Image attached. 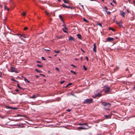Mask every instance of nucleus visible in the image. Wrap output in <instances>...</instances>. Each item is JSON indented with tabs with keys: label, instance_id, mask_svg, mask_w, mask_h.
Instances as JSON below:
<instances>
[{
	"label": "nucleus",
	"instance_id": "obj_1",
	"mask_svg": "<svg viewBox=\"0 0 135 135\" xmlns=\"http://www.w3.org/2000/svg\"><path fill=\"white\" fill-rule=\"evenodd\" d=\"M102 104L104 107V109L107 110H109V108L111 105V104L106 102H102Z\"/></svg>",
	"mask_w": 135,
	"mask_h": 135
},
{
	"label": "nucleus",
	"instance_id": "obj_2",
	"mask_svg": "<svg viewBox=\"0 0 135 135\" xmlns=\"http://www.w3.org/2000/svg\"><path fill=\"white\" fill-rule=\"evenodd\" d=\"M79 125H85L86 127H79L78 128V129H88L89 128H91V127H90L88 126L87 123H80L79 124Z\"/></svg>",
	"mask_w": 135,
	"mask_h": 135
},
{
	"label": "nucleus",
	"instance_id": "obj_3",
	"mask_svg": "<svg viewBox=\"0 0 135 135\" xmlns=\"http://www.w3.org/2000/svg\"><path fill=\"white\" fill-rule=\"evenodd\" d=\"M93 99H87L84 101V103L85 104H90L93 103Z\"/></svg>",
	"mask_w": 135,
	"mask_h": 135
},
{
	"label": "nucleus",
	"instance_id": "obj_4",
	"mask_svg": "<svg viewBox=\"0 0 135 135\" xmlns=\"http://www.w3.org/2000/svg\"><path fill=\"white\" fill-rule=\"evenodd\" d=\"M105 89H104L105 92V93H108L110 91V87L106 86L104 87Z\"/></svg>",
	"mask_w": 135,
	"mask_h": 135
},
{
	"label": "nucleus",
	"instance_id": "obj_5",
	"mask_svg": "<svg viewBox=\"0 0 135 135\" xmlns=\"http://www.w3.org/2000/svg\"><path fill=\"white\" fill-rule=\"evenodd\" d=\"M17 35H18L21 40H22L23 38H24L26 37L25 36V35L24 34H17Z\"/></svg>",
	"mask_w": 135,
	"mask_h": 135
},
{
	"label": "nucleus",
	"instance_id": "obj_6",
	"mask_svg": "<svg viewBox=\"0 0 135 135\" xmlns=\"http://www.w3.org/2000/svg\"><path fill=\"white\" fill-rule=\"evenodd\" d=\"M11 72H15L16 73H17V69L14 67H11Z\"/></svg>",
	"mask_w": 135,
	"mask_h": 135
},
{
	"label": "nucleus",
	"instance_id": "obj_7",
	"mask_svg": "<svg viewBox=\"0 0 135 135\" xmlns=\"http://www.w3.org/2000/svg\"><path fill=\"white\" fill-rule=\"evenodd\" d=\"M114 40V38L112 37H108L107 38V40L108 41L110 42L113 41Z\"/></svg>",
	"mask_w": 135,
	"mask_h": 135
},
{
	"label": "nucleus",
	"instance_id": "obj_8",
	"mask_svg": "<svg viewBox=\"0 0 135 135\" xmlns=\"http://www.w3.org/2000/svg\"><path fill=\"white\" fill-rule=\"evenodd\" d=\"M120 15L123 17H125V16L126 15L125 13L123 11H120Z\"/></svg>",
	"mask_w": 135,
	"mask_h": 135
},
{
	"label": "nucleus",
	"instance_id": "obj_9",
	"mask_svg": "<svg viewBox=\"0 0 135 135\" xmlns=\"http://www.w3.org/2000/svg\"><path fill=\"white\" fill-rule=\"evenodd\" d=\"M94 47L93 48V51L94 52H96L97 46L95 44H93Z\"/></svg>",
	"mask_w": 135,
	"mask_h": 135
},
{
	"label": "nucleus",
	"instance_id": "obj_10",
	"mask_svg": "<svg viewBox=\"0 0 135 135\" xmlns=\"http://www.w3.org/2000/svg\"><path fill=\"white\" fill-rule=\"evenodd\" d=\"M62 6L63 7H66V8H70V6H66L65 4H63L62 5Z\"/></svg>",
	"mask_w": 135,
	"mask_h": 135
},
{
	"label": "nucleus",
	"instance_id": "obj_11",
	"mask_svg": "<svg viewBox=\"0 0 135 135\" xmlns=\"http://www.w3.org/2000/svg\"><path fill=\"white\" fill-rule=\"evenodd\" d=\"M68 39L69 41H71V40L74 41V38L73 37H72L71 36Z\"/></svg>",
	"mask_w": 135,
	"mask_h": 135
},
{
	"label": "nucleus",
	"instance_id": "obj_12",
	"mask_svg": "<svg viewBox=\"0 0 135 135\" xmlns=\"http://www.w3.org/2000/svg\"><path fill=\"white\" fill-rule=\"evenodd\" d=\"M76 35L77 36L78 38H79V39H81V36L80 34H77Z\"/></svg>",
	"mask_w": 135,
	"mask_h": 135
},
{
	"label": "nucleus",
	"instance_id": "obj_13",
	"mask_svg": "<svg viewBox=\"0 0 135 135\" xmlns=\"http://www.w3.org/2000/svg\"><path fill=\"white\" fill-rule=\"evenodd\" d=\"M35 71H37V72L39 73H41L42 72L41 71V70L39 71L37 69H35Z\"/></svg>",
	"mask_w": 135,
	"mask_h": 135
},
{
	"label": "nucleus",
	"instance_id": "obj_14",
	"mask_svg": "<svg viewBox=\"0 0 135 135\" xmlns=\"http://www.w3.org/2000/svg\"><path fill=\"white\" fill-rule=\"evenodd\" d=\"M24 80L25 81H27V82L28 83H30V81L28 80H27V79H26V78H24Z\"/></svg>",
	"mask_w": 135,
	"mask_h": 135
},
{
	"label": "nucleus",
	"instance_id": "obj_15",
	"mask_svg": "<svg viewBox=\"0 0 135 135\" xmlns=\"http://www.w3.org/2000/svg\"><path fill=\"white\" fill-rule=\"evenodd\" d=\"M122 21L118 23V25L119 26H122Z\"/></svg>",
	"mask_w": 135,
	"mask_h": 135
},
{
	"label": "nucleus",
	"instance_id": "obj_16",
	"mask_svg": "<svg viewBox=\"0 0 135 135\" xmlns=\"http://www.w3.org/2000/svg\"><path fill=\"white\" fill-rule=\"evenodd\" d=\"M4 8L5 9L7 10L8 11H9V9L6 5H4Z\"/></svg>",
	"mask_w": 135,
	"mask_h": 135
},
{
	"label": "nucleus",
	"instance_id": "obj_17",
	"mask_svg": "<svg viewBox=\"0 0 135 135\" xmlns=\"http://www.w3.org/2000/svg\"><path fill=\"white\" fill-rule=\"evenodd\" d=\"M105 117L107 118H109L110 117V115H105Z\"/></svg>",
	"mask_w": 135,
	"mask_h": 135
},
{
	"label": "nucleus",
	"instance_id": "obj_18",
	"mask_svg": "<svg viewBox=\"0 0 135 135\" xmlns=\"http://www.w3.org/2000/svg\"><path fill=\"white\" fill-rule=\"evenodd\" d=\"M102 95L101 94L98 93L95 95V96L96 97H100Z\"/></svg>",
	"mask_w": 135,
	"mask_h": 135
},
{
	"label": "nucleus",
	"instance_id": "obj_19",
	"mask_svg": "<svg viewBox=\"0 0 135 135\" xmlns=\"http://www.w3.org/2000/svg\"><path fill=\"white\" fill-rule=\"evenodd\" d=\"M83 21L86 22L87 23H88L89 22L85 18H84L83 19Z\"/></svg>",
	"mask_w": 135,
	"mask_h": 135
},
{
	"label": "nucleus",
	"instance_id": "obj_20",
	"mask_svg": "<svg viewBox=\"0 0 135 135\" xmlns=\"http://www.w3.org/2000/svg\"><path fill=\"white\" fill-rule=\"evenodd\" d=\"M54 52H55L56 53L58 54L59 53L60 51L59 50H58L57 51H56V50H55L54 51Z\"/></svg>",
	"mask_w": 135,
	"mask_h": 135
},
{
	"label": "nucleus",
	"instance_id": "obj_21",
	"mask_svg": "<svg viewBox=\"0 0 135 135\" xmlns=\"http://www.w3.org/2000/svg\"><path fill=\"white\" fill-rule=\"evenodd\" d=\"M36 97V96L35 95H33L31 97V98H34Z\"/></svg>",
	"mask_w": 135,
	"mask_h": 135
},
{
	"label": "nucleus",
	"instance_id": "obj_22",
	"mask_svg": "<svg viewBox=\"0 0 135 135\" xmlns=\"http://www.w3.org/2000/svg\"><path fill=\"white\" fill-rule=\"evenodd\" d=\"M70 72L71 73H73L74 74L76 75V73L73 70H71L70 71Z\"/></svg>",
	"mask_w": 135,
	"mask_h": 135
},
{
	"label": "nucleus",
	"instance_id": "obj_23",
	"mask_svg": "<svg viewBox=\"0 0 135 135\" xmlns=\"http://www.w3.org/2000/svg\"><path fill=\"white\" fill-rule=\"evenodd\" d=\"M109 30H112L113 31H114V30L113 28H111V27H109Z\"/></svg>",
	"mask_w": 135,
	"mask_h": 135
},
{
	"label": "nucleus",
	"instance_id": "obj_24",
	"mask_svg": "<svg viewBox=\"0 0 135 135\" xmlns=\"http://www.w3.org/2000/svg\"><path fill=\"white\" fill-rule=\"evenodd\" d=\"M63 1L65 3H68V1H67L65 0H63Z\"/></svg>",
	"mask_w": 135,
	"mask_h": 135
},
{
	"label": "nucleus",
	"instance_id": "obj_25",
	"mask_svg": "<svg viewBox=\"0 0 135 135\" xmlns=\"http://www.w3.org/2000/svg\"><path fill=\"white\" fill-rule=\"evenodd\" d=\"M22 15L23 16H25L26 15V13L25 12H23L22 14Z\"/></svg>",
	"mask_w": 135,
	"mask_h": 135
},
{
	"label": "nucleus",
	"instance_id": "obj_26",
	"mask_svg": "<svg viewBox=\"0 0 135 135\" xmlns=\"http://www.w3.org/2000/svg\"><path fill=\"white\" fill-rule=\"evenodd\" d=\"M83 67L84 68V69L85 70H87V68L85 67V65H83Z\"/></svg>",
	"mask_w": 135,
	"mask_h": 135
},
{
	"label": "nucleus",
	"instance_id": "obj_27",
	"mask_svg": "<svg viewBox=\"0 0 135 135\" xmlns=\"http://www.w3.org/2000/svg\"><path fill=\"white\" fill-rule=\"evenodd\" d=\"M37 66L39 67H42V65H40L39 64H37Z\"/></svg>",
	"mask_w": 135,
	"mask_h": 135
},
{
	"label": "nucleus",
	"instance_id": "obj_28",
	"mask_svg": "<svg viewBox=\"0 0 135 135\" xmlns=\"http://www.w3.org/2000/svg\"><path fill=\"white\" fill-rule=\"evenodd\" d=\"M17 87H18V88H20V89H22V88L20 86V85H19V84H17Z\"/></svg>",
	"mask_w": 135,
	"mask_h": 135
},
{
	"label": "nucleus",
	"instance_id": "obj_29",
	"mask_svg": "<svg viewBox=\"0 0 135 135\" xmlns=\"http://www.w3.org/2000/svg\"><path fill=\"white\" fill-rule=\"evenodd\" d=\"M97 25H99L101 27H102V24L100 23H97Z\"/></svg>",
	"mask_w": 135,
	"mask_h": 135
},
{
	"label": "nucleus",
	"instance_id": "obj_30",
	"mask_svg": "<svg viewBox=\"0 0 135 135\" xmlns=\"http://www.w3.org/2000/svg\"><path fill=\"white\" fill-rule=\"evenodd\" d=\"M106 12L108 14L110 15V12L109 11H106Z\"/></svg>",
	"mask_w": 135,
	"mask_h": 135
},
{
	"label": "nucleus",
	"instance_id": "obj_31",
	"mask_svg": "<svg viewBox=\"0 0 135 135\" xmlns=\"http://www.w3.org/2000/svg\"><path fill=\"white\" fill-rule=\"evenodd\" d=\"M61 21H62L63 22L64 24V22L62 18L61 19Z\"/></svg>",
	"mask_w": 135,
	"mask_h": 135
},
{
	"label": "nucleus",
	"instance_id": "obj_32",
	"mask_svg": "<svg viewBox=\"0 0 135 135\" xmlns=\"http://www.w3.org/2000/svg\"><path fill=\"white\" fill-rule=\"evenodd\" d=\"M55 69L57 71H59V69L58 68L56 67L55 68Z\"/></svg>",
	"mask_w": 135,
	"mask_h": 135
},
{
	"label": "nucleus",
	"instance_id": "obj_33",
	"mask_svg": "<svg viewBox=\"0 0 135 135\" xmlns=\"http://www.w3.org/2000/svg\"><path fill=\"white\" fill-rule=\"evenodd\" d=\"M65 82V81H64V80H63V81H61V82H60V83H61V84H63V83H64V82Z\"/></svg>",
	"mask_w": 135,
	"mask_h": 135
},
{
	"label": "nucleus",
	"instance_id": "obj_34",
	"mask_svg": "<svg viewBox=\"0 0 135 135\" xmlns=\"http://www.w3.org/2000/svg\"><path fill=\"white\" fill-rule=\"evenodd\" d=\"M63 26H64V28H65V29L66 30H67V28L66 27L65 25L64 24V25H63Z\"/></svg>",
	"mask_w": 135,
	"mask_h": 135
},
{
	"label": "nucleus",
	"instance_id": "obj_35",
	"mask_svg": "<svg viewBox=\"0 0 135 135\" xmlns=\"http://www.w3.org/2000/svg\"><path fill=\"white\" fill-rule=\"evenodd\" d=\"M71 66H73L74 67V68H75L76 67V66H75L73 64H71Z\"/></svg>",
	"mask_w": 135,
	"mask_h": 135
},
{
	"label": "nucleus",
	"instance_id": "obj_36",
	"mask_svg": "<svg viewBox=\"0 0 135 135\" xmlns=\"http://www.w3.org/2000/svg\"><path fill=\"white\" fill-rule=\"evenodd\" d=\"M28 28L27 27H25L24 29V30H26Z\"/></svg>",
	"mask_w": 135,
	"mask_h": 135
},
{
	"label": "nucleus",
	"instance_id": "obj_37",
	"mask_svg": "<svg viewBox=\"0 0 135 135\" xmlns=\"http://www.w3.org/2000/svg\"><path fill=\"white\" fill-rule=\"evenodd\" d=\"M41 59L42 60H46V59H45V58H44V57H41Z\"/></svg>",
	"mask_w": 135,
	"mask_h": 135
},
{
	"label": "nucleus",
	"instance_id": "obj_38",
	"mask_svg": "<svg viewBox=\"0 0 135 135\" xmlns=\"http://www.w3.org/2000/svg\"><path fill=\"white\" fill-rule=\"evenodd\" d=\"M2 75V73L0 71V77H1Z\"/></svg>",
	"mask_w": 135,
	"mask_h": 135
},
{
	"label": "nucleus",
	"instance_id": "obj_39",
	"mask_svg": "<svg viewBox=\"0 0 135 135\" xmlns=\"http://www.w3.org/2000/svg\"><path fill=\"white\" fill-rule=\"evenodd\" d=\"M66 110L68 112H70L71 110L70 109H67Z\"/></svg>",
	"mask_w": 135,
	"mask_h": 135
},
{
	"label": "nucleus",
	"instance_id": "obj_40",
	"mask_svg": "<svg viewBox=\"0 0 135 135\" xmlns=\"http://www.w3.org/2000/svg\"><path fill=\"white\" fill-rule=\"evenodd\" d=\"M11 80L13 81H16V82H18L17 81H16V80H15L14 79H13V78H12Z\"/></svg>",
	"mask_w": 135,
	"mask_h": 135
},
{
	"label": "nucleus",
	"instance_id": "obj_41",
	"mask_svg": "<svg viewBox=\"0 0 135 135\" xmlns=\"http://www.w3.org/2000/svg\"><path fill=\"white\" fill-rule=\"evenodd\" d=\"M59 17L60 18V19L61 18H62V16L61 15H59Z\"/></svg>",
	"mask_w": 135,
	"mask_h": 135
},
{
	"label": "nucleus",
	"instance_id": "obj_42",
	"mask_svg": "<svg viewBox=\"0 0 135 135\" xmlns=\"http://www.w3.org/2000/svg\"><path fill=\"white\" fill-rule=\"evenodd\" d=\"M72 84V83H69L68 85V86H69L71 85Z\"/></svg>",
	"mask_w": 135,
	"mask_h": 135
},
{
	"label": "nucleus",
	"instance_id": "obj_43",
	"mask_svg": "<svg viewBox=\"0 0 135 135\" xmlns=\"http://www.w3.org/2000/svg\"><path fill=\"white\" fill-rule=\"evenodd\" d=\"M70 8L71 9H74L75 8L73 7H70V8Z\"/></svg>",
	"mask_w": 135,
	"mask_h": 135
},
{
	"label": "nucleus",
	"instance_id": "obj_44",
	"mask_svg": "<svg viewBox=\"0 0 135 135\" xmlns=\"http://www.w3.org/2000/svg\"><path fill=\"white\" fill-rule=\"evenodd\" d=\"M46 14L47 15V16H49V13L47 12H46Z\"/></svg>",
	"mask_w": 135,
	"mask_h": 135
},
{
	"label": "nucleus",
	"instance_id": "obj_45",
	"mask_svg": "<svg viewBox=\"0 0 135 135\" xmlns=\"http://www.w3.org/2000/svg\"><path fill=\"white\" fill-rule=\"evenodd\" d=\"M15 91L17 92H18L19 91V90L18 89H16L15 90Z\"/></svg>",
	"mask_w": 135,
	"mask_h": 135
},
{
	"label": "nucleus",
	"instance_id": "obj_46",
	"mask_svg": "<svg viewBox=\"0 0 135 135\" xmlns=\"http://www.w3.org/2000/svg\"><path fill=\"white\" fill-rule=\"evenodd\" d=\"M86 59L87 60V61H88V57L87 56H86L85 57Z\"/></svg>",
	"mask_w": 135,
	"mask_h": 135
},
{
	"label": "nucleus",
	"instance_id": "obj_47",
	"mask_svg": "<svg viewBox=\"0 0 135 135\" xmlns=\"http://www.w3.org/2000/svg\"><path fill=\"white\" fill-rule=\"evenodd\" d=\"M45 50L46 51H50V50H48V49H45Z\"/></svg>",
	"mask_w": 135,
	"mask_h": 135
},
{
	"label": "nucleus",
	"instance_id": "obj_48",
	"mask_svg": "<svg viewBox=\"0 0 135 135\" xmlns=\"http://www.w3.org/2000/svg\"><path fill=\"white\" fill-rule=\"evenodd\" d=\"M40 75H42V76H43L44 77H45V76L44 75V74H40Z\"/></svg>",
	"mask_w": 135,
	"mask_h": 135
},
{
	"label": "nucleus",
	"instance_id": "obj_49",
	"mask_svg": "<svg viewBox=\"0 0 135 135\" xmlns=\"http://www.w3.org/2000/svg\"><path fill=\"white\" fill-rule=\"evenodd\" d=\"M63 31L64 32H67V31H66L65 30L63 29Z\"/></svg>",
	"mask_w": 135,
	"mask_h": 135
},
{
	"label": "nucleus",
	"instance_id": "obj_50",
	"mask_svg": "<svg viewBox=\"0 0 135 135\" xmlns=\"http://www.w3.org/2000/svg\"><path fill=\"white\" fill-rule=\"evenodd\" d=\"M81 7H82V8H83V9H84V6L83 5H81Z\"/></svg>",
	"mask_w": 135,
	"mask_h": 135
},
{
	"label": "nucleus",
	"instance_id": "obj_51",
	"mask_svg": "<svg viewBox=\"0 0 135 135\" xmlns=\"http://www.w3.org/2000/svg\"><path fill=\"white\" fill-rule=\"evenodd\" d=\"M37 63H41V62L39 61H37Z\"/></svg>",
	"mask_w": 135,
	"mask_h": 135
},
{
	"label": "nucleus",
	"instance_id": "obj_52",
	"mask_svg": "<svg viewBox=\"0 0 135 135\" xmlns=\"http://www.w3.org/2000/svg\"><path fill=\"white\" fill-rule=\"evenodd\" d=\"M81 50L84 52H85V51H84L82 49H81Z\"/></svg>",
	"mask_w": 135,
	"mask_h": 135
},
{
	"label": "nucleus",
	"instance_id": "obj_53",
	"mask_svg": "<svg viewBox=\"0 0 135 135\" xmlns=\"http://www.w3.org/2000/svg\"><path fill=\"white\" fill-rule=\"evenodd\" d=\"M22 116V115H17V116L18 117H19V116Z\"/></svg>",
	"mask_w": 135,
	"mask_h": 135
},
{
	"label": "nucleus",
	"instance_id": "obj_54",
	"mask_svg": "<svg viewBox=\"0 0 135 135\" xmlns=\"http://www.w3.org/2000/svg\"><path fill=\"white\" fill-rule=\"evenodd\" d=\"M22 89L23 90H25V88H22V89Z\"/></svg>",
	"mask_w": 135,
	"mask_h": 135
},
{
	"label": "nucleus",
	"instance_id": "obj_55",
	"mask_svg": "<svg viewBox=\"0 0 135 135\" xmlns=\"http://www.w3.org/2000/svg\"><path fill=\"white\" fill-rule=\"evenodd\" d=\"M36 76L37 78L39 77V76L37 75H36Z\"/></svg>",
	"mask_w": 135,
	"mask_h": 135
},
{
	"label": "nucleus",
	"instance_id": "obj_56",
	"mask_svg": "<svg viewBox=\"0 0 135 135\" xmlns=\"http://www.w3.org/2000/svg\"><path fill=\"white\" fill-rule=\"evenodd\" d=\"M127 12H128V13H129L130 12L128 10H127Z\"/></svg>",
	"mask_w": 135,
	"mask_h": 135
},
{
	"label": "nucleus",
	"instance_id": "obj_57",
	"mask_svg": "<svg viewBox=\"0 0 135 135\" xmlns=\"http://www.w3.org/2000/svg\"><path fill=\"white\" fill-rule=\"evenodd\" d=\"M110 4H111V5H112V6H113V4L112 3H110Z\"/></svg>",
	"mask_w": 135,
	"mask_h": 135
},
{
	"label": "nucleus",
	"instance_id": "obj_58",
	"mask_svg": "<svg viewBox=\"0 0 135 135\" xmlns=\"http://www.w3.org/2000/svg\"><path fill=\"white\" fill-rule=\"evenodd\" d=\"M133 2L134 3V4H135V1H134Z\"/></svg>",
	"mask_w": 135,
	"mask_h": 135
},
{
	"label": "nucleus",
	"instance_id": "obj_59",
	"mask_svg": "<svg viewBox=\"0 0 135 135\" xmlns=\"http://www.w3.org/2000/svg\"><path fill=\"white\" fill-rule=\"evenodd\" d=\"M68 86H68V85H67L66 86V88L68 87Z\"/></svg>",
	"mask_w": 135,
	"mask_h": 135
},
{
	"label": "nucleus",
	"instance_id": "obj_60",
	"mask_svg": "<svg viewBox=\"0 0 135 135\" xmlns=\"http://www.w3.org/2000/svg\"><path fill=\"white\" fill-rule=\"evenodd\" d=\"M115 3H116V2L114 0H113V1Z\"/></svg>",
	"mask_w": 135,
	"mask_h": 135
},
{
	"label": "nucleus",
	"instance_id": "obj_61",
	"mask_svg": "<svg viewBox=\"0 0 135 135\" xmlns=\"http://www.w3.org/2000/svg\"><path fill=\"white\" fill-rule=\"evenodd\" d=\"M61 38V37H58V38Z\"/></svg>",
	"mask_w": 135,
	"mask_h": 135
},
{
	"label": "nucleus",
	"instance_id": "obj_62",
	"mask_svg": "<svg viewBox=\"0 0 135 135\" xmlns=\"http://www.w3.org/2000/svg\"><path fill=\"white\" fill-rule=\"evenodd\" d=\"M2 7V6L0 5V8Z\"/></svg>",
	"mask_w": 135,
	"mask_h": 135
},
{
	"label": "nucleus",
	"instance_id": "obj_63",
	"mask_svg": "<svg viewBox=\"0 0 135 135\" xmlns=\"http://www.w3.org/2000/svg\"><path fill=\"white\" fill-rule=\"evenodd\" d=\"M128 68H127L126 69V71H128Z\"/></svg>",
	"mask_w": 135,
	"mask_h": 135
},
{
	"label": "nucleus",
	"instance_id": "obj_64",
	"mask_svg": "<svg viewBox=\"0 0 135 135\" xmlns=\"http://www.w3.org/2000/svg\"><path fill=\"white\" fill-rule=\"evenodd\" d=\"M58 1H59V2H60L61 1V0H58Z\"/></svg>",
	"mask_w": 135,
	"mask_h": 135
}]
</instances>
